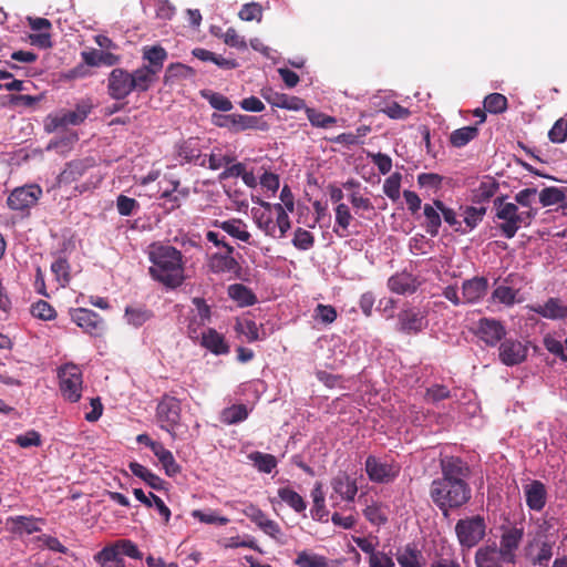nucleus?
<instances>
[{
    "label": "nucleus",
    "instance_id": "1",
    "mask_svg": "<svg viewBox=\"0 0 567 567\" xmlns=\"http://www.w3.org/2000/svg\"><path fill=\"white\" fill-rule=\"evenodd\" d=\"M147 255L152 262L148 268L152 279L168 289H175L184 282V261L181 250L171 245L152 244Z\"/></svg>",
    "mask_w": 567,
    "mask_h": 567
},
{
    "label": "nucleus",
    "instance_id": "2",
    "mask_svg": "<svg viewBox=\"0 0 567 567\" xmlns=\"http://www.w3.org/2000/svg\"><path fill=\"white\" fill-rule=\"evenodd\" d=\"M430 497L447 516L450 509L458 508L471 499V487L468 484L434 480L430 486Z\"/></svg>",
    "mask_w": 567,
    "mask_h": 567
},
{
    "label": "nucleus",
    "instance_id": "3",
    "mask_svg": "<svg viewBox=\"0 0 567 567\" xmlns=\"http://www.w3.org/2000/svg\"><path fill=\"white\" fill-rule=\"evenodd\" d=\"M476 336L489 347L497 346L504 339L499 347V354H519L523 350L520 342L505 339L504 324L494 318H481L477 322ZM527 351L528 348L524 347V352Z\"/></svg>",
    "mask_w": 567,
    "mask_h": 567
},
{
    "label": "nucleus",
    "instance_id": "4",
    "mask_svg": "<svg viewBox=\"0 0 567 567\" xmlns=\"http://www.w3.org/2000/svg\"><path fill=\"white\" fill-rule=\"evenodd\" d=\"M181 401L175 396L163 395L156 406V420L161 429L167 431L173 440L184 439L177 433L181 421Z\"/></svg>",
    "mask_w": 567,
    "mask_h": 567
},
{
    "label": "nucleus",
    "instance_id": "5",
    "mask_svg": "<svg viewBox=\"0 0 567 567\" xmlns=\"http://www.w3.org/2000/svg\"><path fill=\"white\" fill-rule=\"evenodd\" d=\"M92 110V102L90 100H83L76 104L73 111H61L56 114L48 115L44 121V130L48 133H52L68 125H80L85 121Z\"/></svg>",
    "mask_w": 567,
    "mask_h": 567
},
{
    "label": "nucleus",
    "instance_id": "6",
    "mask_svg": "<svg viewBox=\"0 0 567 567\" xmlns=\"http://www.w3.org/2000/svg\"><path fill=\"white\" fill-rule=\"evenodd\" d=\"M455 534L462 547L472 548L476 546L486 534V523L483 516L475 515L457 520Z\"/></svg>",
    "mask_w": 567,
    "mask_h": 567
},
{
    "label": "nucleus",
    "instance_id": "7",
    "mask_svg": "<svg viewBox=\"0 0 567 567\" xmlns=\"http://www.w3.org/2000/svg\"><path fill=\"white\" fill-rule=\"evenodd\" d=\"M495 218L502 220L498 228L502 235L508 239L515 237L519 229V212L514 203L505 202V196L494 198Z\"/></svg>",
    "mask_w": 567,
    "mask_h": 567
},
{
    "label": "nucleus",
    "instance_id": "8",
    "mask_svg": "<svg viewBox=\"0 0 567 567\" xmlns=\"http://www.w3.org/2000/svg\"><path fill=\"white\" fill-rule=\"evenodd\" d=\"M425 307L408 305L398 313V330L405 334H417L429 326Z\"/></svg>",
    "mask_w": 567,
    "mask_h": 567
},
{
    "label": "nucleus",
    "instance_id": "9",
    "mask_svg": "<svg viewBox=\"0 0 567 567\" xmlns=\"http://www.w3.org/2000/svg\"><path fill=\"white\" fill-rule=\"evenodd\" d=\"M60 390L64 399L76 402L81 398L82 372L73 363H66L59 370Z\"/></svg>",
    "mask_w": 567,
    "mask_h": 567
},
{
    "label": "nucleus",
    "instance_id": "10",
    "mask_svg": "<svg viewBox=\"0 0 567 567\" xmlns=\"http://www.w3.org/2000/svg\"><path fill=\"white\" fill-rule=\"evenodd\" d=\"M42 196L39 185H25L14 188L7 198V205L12 210L27 212L33 207Z\"/></svg>",
    "mask_w": 567,
    "mask_h": 567
},
{
    "label": "nucleus",
    "instance_id": "11",
    "mask_svg": "<svg viewBox=\"0 0 567 567\" xmlns=\"http://www.w3.org/2000/svg\"><path fill=\"white\" fill-rule=\"evenodd\" d=\"M442 477L440 481L468 484L467 478L471 475V468L466 462L457 456H444L440 460Z\"/></svg>",
    "mask_w": 567,
    "mask_h": 567
},
{
    "label": "nucleus",
    "instance_id": "12",
    "mask_svg": "<svg viewBox=\"0 0 567 567\" xmlns=\"http://www.w3.org/2000/svg\"><path fill=\"white\" fill-rule=\"evenodd\" d=\"M96 167V162L93 157H84L68 162L58 176V184L70 185L80 181L92 169Z\"/></svg>",
    "mask_w": 567,
    "mask_h": 567
},
{
    "label": "nucleus",
    "instance_id": "13",
    "mask_svg": "<svg viewBox=\"0 0 567 567\" xmlns=\"http://www.w3.org/2000/svg\"><path fill=\"white\" fill-rule=\"evenodd\" d=\"M524 537L522 527L513 526L503 528L499 539V548L497 550L502 555V559L507 564L516 563V550L518 549Z\"/></svg>",
    "mask_w": 567,
    "mask_h": 567
},
{
    "label": "nucleus",
    "instance_id": "14",
    "mask_svg": "<svg viewBox=\"0 0 567 567\" xmlns=\"http://www.w3.org/2000/svg\"><path fill=\"white\" fill-rule=\"evenodd\" d=\"M365 472L372 482L389 483L399 475L400 466L394 463L381 462L370 455L365 460Z\"/></svg>",
    "mask_w": 567,
    "mask_h": 567
},
{
    "label": "nucleus",
    "instance_id": "15",
    "mask_svg": "<svg viewBox=\"0 0 567 567\" xmlns=\"http://www.w3.org/2000/svg\"><path fill=\"white\" fill-rule=\"evenodd\" d=\"M133 92L131 73L122 68L111 71L107 78V93L114 100H123Z\"/></svg>",
    "mask_w": 567,
    "mask_h": 567
},
{
    "label": "nucleus",
    "instance_id": "16",
    "mask_svg": "<svg viewBox=\"0 0 567 567\" xmlns=\"http://www.w3.org/2000/svg\"><path fill=\"white\" fill-rule=\"evenodd\" d=\"M72 321L90 334H101L105 323L99 313L86 308H76L70 311Z\"/></svg>",
    "mask_w": 567,
    "mask_h": 567
},
{
    "label": "nucleus",
    "instance_id": "17",
    "mask_svg": "<svg viewBox=\"0 0 567 567\" xmlns=\"http://www.w3.org/2000/svg\"><path fill=\"white\" fill-rule=\"evenodd\" d=\"M488 279L484 276H475L462 284L463 303L475 305L483 300L488 291Z\"/></svg>",
    "mask_w": 567,
    "mask_h": 567
},
{
    "label": "nucleus",
    "instance_id": "18",
    "mask_svg": "<svg viewBox=\"0 0 567 567\" xmlns=\"http://www.w3.org/2000/svg\"><path fill=\"white\" fill-rule=\"evenodd\" d=\"M194 309L188 324V334L192 339H198V328L210 322L212 311L206 300L199 297L193 298Z\"/></svg>",
    "mask_w": 567,
    "mask_h": 567
},
{
    "label": "nucleus",
    "instance_id": "19",
    "mask_svg": "<svg viewBox=\"0 0 567 567\" xmlns=\"http://www.w3.org/2000/svg\"><path fill=\"white\" fill-rule=\"evenodd\" d=\"M234 254V247L225 244V252H215L208 259V268L214 274L235 272L239 265Z\"/></svg>",
    "mask_w": 567,
    "mask_h": 567
},
{
    "label": "nucleus",
    "instance_id": "20",
    "mask_svg": "<svg viewBox=\"0 0 567 567\" xmlns=\"http://www.w3.org/2000/svg\"><path fill=\"white\" fill-rule=\"evenodd\" d=\"M243 513L270 537L278 539L281 535L279 525L275 520L268 518L259 507L250 504L243 511Z\"/></svg>",
    "mask_w": 567,
    "mask_h": 567
},
{
    "label": "nucleus",
    "instance_id": "21",
    "mask_svg": "<svg viewBox=\"0 0 567 567\" xmlns=\"http://www.w3.org/2000/svg\"><path fill=\"white\" fill-rule=\"evenodd\" d=\"M176 153L185 163H196L202 167L207 165L206 157H202L200 140L198 137H189L179 142L176 145Z\"/></svg>",
    "mask_w": 567,
    "mask_h": 567
},
{
    "label": "nucleus",
    "instance_id": "22",
    "mask_svg": "<svg viewBox=\"0 0 567 567\" xmlns=\"http://www.w3.org/2000/svg\"><path fill=\"white\" fill-rule=\"evenodd\" d=\"M515 277L516 275L509 274L504 278L503 285L497 286L493 290L491 299L505 307H513L515 303L519 302L520 300L517 298L519 290L511 286L515 282Z\"/></svg>",
    "mask_w": 567,
    "mask_h": 567
},
{
    "label": "nucleus",
    "instance_id": "23",
    "mask_svg": "<svg viewBox=\"0 0 567 567\" xmlns=\"http://www.w3.org/2000/svg\"><path fill=\"white\" fill-rule=\"evenodd\" d=\"M420 285L417 278L406 271L398 272L388 280L389 289L398 295L414 293Z\"/></svg>",
    "mask_w": 567,
    "mask_h": 567
},
{
    "label": "nucleus",
    "instance_id": "24",
    "mask_svg": "<svg viewBox=\"0 0 567 567\" xmlns=\"http://www.w3.org/2000/svg\"><path fill=\"white\" fill-rule=\"evenodd\" d=\"M529 309L546 319H567V306L558 298H549L544 305L530 306Z\"/></svg>",
    "mask_w": 567,
    "mask_h": 567
},
{
    "label": "nucleus",
    "instance_id": "25",
    "mask_svg": "<svg viewBox=\"0 0 567 567\" xmlns=\"http://www.w3.org/2000/svg\"><path fill=\"white\" fill-rule=\"evenodd\" d=\"M262 97L272 106L300 111L306 107L305 101L298 96H290L285 93L267 90L262 92Z\"/></svg>",
    "mask_w": 567,
    "mask_h": 567
},
{
    "label": "nucleus",
    "instance_id": "26",
    "mask_svg": "<svg viewBox=\"0 0 567 567\" xmlns=\"http://www.w3.org/2000/svg\"><path fill=\"white\" fill-rule=\"evenodd\" d=\"M198 336L199 343L213 354H225L229 351L224 336L215 329L208 328L198 332Z\"/></svg>",
    "mask_w": 567,
    "mask_h": 567
},
{
    "label": "nucleus",
    "instance_id": "27",
    "mask_svg": "<svg viewBox=\"0 0 567 567\" xmlns=\"http://www.w3.org/2000/svg\"><path fill=\"white\" fill-rule=\"evenodd\" d=\"M547 492L540 481H532L525 486L527 506L533 511H542L546 504Z\"/></svg>",
    "mask_w": 567,
    "mask_h": 567
},
{
    "label": "nucleus",
    "instance_id": "28",
    "mask_svg": "<svg viewBox=\"0 0 567 567\" xmlns=\"http://www.w3.org/2000/svg\"><path fill=\"white\" fill-rule=\"evenodd\" d=\"M215 226L221 228L233 238L250 244L251 235L247 230V225L241 219L233 218L224 221L216 220Z\"/></svg>",
    "mask_w": 567,
    "mask_h": 567
},
{
    "label": "nucleus",
    "instance_id": "29",
    "mask_svg": "<svg viewBox=\"0 0 567 567\" xmlns=\"http://www.w3.org/2000/svg\"><path fill=\"white\" fill-rule=\"evenodd\" d=\"M157 72L142 65L131 73V82L133 84V91L146 92L153 85L157 79Z\"/></svg>",
    "mask_w": 567,
    "mask_h": 567
},
{
    "label": "nucleus",
    "instance_id": "30",
    "mask_svg": "<svg viewBox=\"0 0 567 567\" xmlns=\"http://www.w3.org/2000/svg\"><path fill=\"white\" fill-rule=\"evenodd\" d=\"M331 486L337 494L347 501H353L358 492L355 481L351 480L346 473L334 476Z\"/></svg>",
    "mask_w": 567,
    "mask_h": 567
},
{
    "label": "nucleus",
    "instance_id": "31",
    "mask_svg": "<svg viewBox=\"0 0 567 567\" xmlns=\"http://www.w3.org/2000/svg\"><path fill=\"white\" fill-rule=\"evenodd\" d=\"M502 555L495 544L483 546L475 554L477 567H502Z\"/></svg>",
    "mask_w": 567,
    "mask_h": 567
},
{
    "label": "nucleus",
    "instance_id": "32",
    "mask_svg": "<svg viewBox=\"0 0 567 567\" xmlns=\"http://www.w3.org/2000/svg\"><path fill=\"white\" fill-rule=\"evenodd\" d=\"M94 560L101 567H125L124 559L114 544L106 546L96 553L94 555Z\"/></svg>",
    "mask_w": 567,
    "mask_h": 567
},
{
    "label": "nucleus",
    "instance_id": "33",
    "mask_svg": "<svg viewBox=\"0 0 567 567\" xmlns=\"http://www.w3.org/2000/svg\"><path fill=\"white\" fill-rule=\"evenodd\" d=\"M167 59L166 50L161 45H152L143 48V60L147 61L148 64L145 66L159 73L163 69L164 62Z\"/></svg>",
    "mask_w": 567,
    "mask_h": 567
},
{
    "label": "nucleus",
    "instance_id": "34",
    "mask_svg": "<svg viewBox=\"0 0 567 567\" xmlns=\"http://www.w3.org/2000/svg\"><path fill=\"white\" fill-rule=\"evenodd\" d=\"M131 472L143 480L148 486L154 489L161 491L163 488V480L156 474L152 473L148 468L137 462H131L128 465Z\"/></svg>",
    "mask_w": 567,
    "mask_h": 567
},
{
    "label": "nucleus",
    "instance_id": "35",
    "mask_svg": "<svg viewBox=\"0 0 567 567\" xmlns=\"http://www.w3.org/2000/svg\"><path fill=\"white\" fill-rule=\"evenodd\" d=\"M422 553L412 545L405 546L396 554V560L401 567H422Z\"/></svg>",
    "mask_w": 567,
    "mask_h": 567
},
{
    "label": "nucleus",
    "instance_id": "36",
    "mask_svg": "<svg viewBox=\"0 0 567 567\" xmlns=\"http://www.w3.org/2000/svg\"><path fill=\"white\" fill-rule=\"evenodd\" d=\"M311 497L313 502L311 508L312 518L317 520H324L328 515V512L326 511L324 492L322 488V484L320 482H317L315 484V487L311 491Z\"/></svg>",
    "mask_w": 567,
    "mask_h": 567
},
{
    "label": "nucleus",
    "instance_id": "37",
    "mask_svg": "<svg viewBox=\"0 0 567 567\" xmlns=\"http://www.w3.org/2000/svg\"><path fill=\"white\" fill-rule=\"evenodd\" d=\"M267 124L258 116L235 114L233 132L238 133L246 130H266Z\"/></svg>",
    "mask_w": 567,
    "mask_h": 567
},
{
    "label": "nucleus",
    "instance_id": "38",
    "mask_svg": "<svg viewBox=\"0 0 567 567\" xmlns=\"http://www.w3.org/2000/svg\"><path fill=\"white\" fill-rule=\"evenodd\" d=\"M497 190L498 184L494 179L484 181L472 190V202L476 204L485 203L494 197Z\"/></svg>",
    "mask_w": 567,
    "mask_h": 567
},
{
    "label": "nucleus",
    "instance_id": "39",
    "mask_svg": "<svg viewBox=\"0 0 567 567\" xmlns=\"http://www.w3.org/2000/svg\"><path fill=\"white\" fill-rule=\"evenodd\" d=\"M478 135V128L476 126H464L453 131L450 135V143L454 147H463L471 141L476 138Z\"/></svg>",
    "mask_w": 567,
    "mask_h": 567
},
{
    "label": "nucleus",
    "instance_id": "40",
    "mask_svg": "<svg viewBox=\"0 0 567 567\" xmlns=\"http://www.w3.org/2000/svg\"><path fill=\"white\" fill-rule=\"evenodd\" d=\"M228 293L230 298L236 300L240 306H251L256 302V296L252 291L241 284L230 285Z\"/></svg>",
    "mask_w": 567,
    "mask_h": 567
},
{
    "label": "nucleus",
    "instance_id": "41",
    "mask_svg": "<svg viewBox=\"0 0 567 567\" xmlns=\"http://www.w3.org/2000/svg\"><path fill=\"white\" fill-rule=\"evenodd\" d=\"M278 496L297 513L306 511L307 504L296 491L289 487H281L278 489Z\"/></svg>",
    "mask_w": 567,
    "mask_h": 567
},
{
    "label": "nucleus",
    "instance_id": "42",
    "mask_svg": "<svg viewBox=\"0 0 567 567\" xmlns=\"http://www.w3.org/2000/svg\"><path fill=\"white\" fill-rule=\"evenodd\" d=\"M423 214L425 217V230L427 234H430L432 237H435L439 235V230L442 224L441 215L436 209L430 205L425 204L423 207Z\"/></svg>",
    "mask_w": 567,
    "mask_h": 567
},
{
    "label": "nucleus",
    "instance_id": "43",
    "mask_svg": "<svg viewBox=\"0 0 567 567\" xmlns=\"http://www.w3.org/2000/svg\"><path fill=\"white\" fill-rule=\"evenodd\" d=\"M567 193V187H545L539 193V202L544 207L560 204L564 200V194Z\"/></svg>",
    "mask_w": 567,
    "mask_h": 567
},
{
    "label": "nucleus",
    "instance_id": "44",
    "mask_svg": "<svg viewBox=\"0 0 567 567\" xmlns=\"http://www.w3.org/2000/svg\"><path fill=\"white\" fill-rule=\"evenodd\" d=\"M154 454L165 470L166 475L172 477L181 472V466L176 463L172 452L163 445Z\"/></svg>",
    "mask_w": 567,
    "mask_h": 567
},
{
    "label": "nucleus",
    "instance_id": "45",
    "mask_svg": "<svg viewBox=\"0 0 567 567\" xmlns=\"http://www.w3.org/2000/svg\"><path fill=\"white\" fill-rule=\"evenodd\" d=\"M153 317V312L144 307H126L125 318L134 327H141Z\"/></svg>",
    "mask_w": 567,
    "mask_h": 567
},
{
    "label": "nucleus",
    "instance_id": "46",
    "mask_svg": "<svg viewBox=\"0 0 567 567\" xmlns=\"http://www.w3.org/2000/svg\"><path fill=\"white\" fill-rule=\"evenodd\" d=\"M248 417V410L244 404L233 405L223 410L220 420L225 424H236Z\"/></svg>",
    "mask_w": 567,
    "mask_h": 567
},
{
    "label": "nucleus",
    "instance_id": "47",
    "mask_svg": "<svg viewBox=\"0 0 567 567\" xmlns=\"http://www.w3.org/2000/svg\"><path fill=\"white\" fill-rule=\"evenodd\" d=\"M507 106V97L501 93H491L484 99V109L492 114H501Z\"/></svg>",
    "mask_w": 567,
    "mask_h": 567
},
{
    "label": "nucleus",
    "instance_id": "48",
    "mask_svg": "<svg viewBox=\"0 0 567 567\" xmlns=\"http://www.w3.org/2000/svg\"><path fill=\"white\" fill-rule=\"evenodd\" d=\"M202 96L206 99L210 106L217 111L229 112L234 107L231 101L220 93L203 91Z\"/></svg>",
    "mask_w": 567,
    "mask_h": 567
},
{
    "label": "nucleus",
    "instance_id": "49",
    "mask_svg": "<svg viewBox=\"0 0 567 567\" xmlns=\"http://www.w3.org/2000/svg\"><path fill=\"white\" fill-rule=\"evenodd\" d=\"M249 458L254 462V465L262 473H270L277 466V460L271 454L252 452L249 455Z\"/></svg>",
    "mask_w": 567,
    "mask_h": 567
},
{
    "label": "nucleus",
    "instance_id": "50",
    "mask_svg": "<svg viewBox=\"0 0 567 567\" xmlns=\"http://www.w3.org/2000/svg\"><path fill=\"white\" fill-rule=\"evenodd\" d=\"M295 563L299 567H328L326 557L306 550L298 554Z\"/></svg>",
    "mask_w": 567,
    "mask_h": 567
},
{
    "label": "nucleus",
    "instance_id": "51",
    "mask_svg": "<svg viewBox=\"0 0 567 567\" xmlns=\"http://www.w3.org/2000/svg\"><path fill=\"white\" fill-rule=\"evenodd\" d=\"M306 113L309 122L317 127H330L337 123V118L319 112L315 109L306 107Z\"/></svg>",
    "mask_w": 567,
    "mask_h": 567
},
{
    "label": "nucleus",
    "instance_id": "52",
    "mask_svg": "<svg viewBox=\"0 0 567 567\" xmlns=\"http://www.w3.org/2000/svg\"><path fill=\"white\" fill-rule=\"evenodd\" d=\"M315 236L301 228V227H298L296 230H295V235H293V239H292V245L299 249V250H309L313 247L315 245Z\"/></svg>",
    "mask_w": 567,
    "mask_h": 567
},
{
    "label": "nucleus",
    "instance_id": "53",
    "mask_svg": "<svg viewBox=\"0 0 567 567\" xmlns=\"http://www.w3.org/2000/svg\"><path fill=\"white\" fill-rule=\"evenodd\" d=\"M195 75V71L183 63H172L166 69L165 73V82H168L173 79H188Z\"/></svg>",
    "mask_w": 567,
    "mask_h": 567
},
{
    "label": "nucleus",
    "instance_id": "54",
    "mask_svg": "<svg viewBox=\"0 0 567 567\" xmlns=\"http://www.w3.org/2000/svg\"><path fill=\"white\" fill-rule=\"evenodd\" d=\"M337 310L330 305L318 303L313 310V319L323 324H330L337 319Z\"/></svg>",
    "mask_w": 567,
    "mask_h": 567
},
{
    "label": "nucleus",
    "instance_id": "55",
    "mask_svg": "<svg viewBox=\"0 0 567 567\" xmlns=\"http://www.w3.org/2000/svg\"><path fill=\"white\" fill-rule=\"evenodd\" d=\"M401 187V174L394 173L389 176L383 184L384 194L392 200H396L400 197Z\"/></svg>",
    "mask_w": 567,
    "mask_h": 567
},
{
    "label": "nucleus",
    "instance_id": "56",
    "mask_svg": "<svg viewBox=\"0 0 567 567\" xmlns=\"http://www.w3.org/2000/svg\"><path fill=\"white\" fill-rule=\"evenodd\" d=\"M31 313L33 317L42 320H51L55 317L54 308L44 300H39L31 306Z\"/></svg>",
    "mask_w": 567,
    "mask_h": 567
},
{
    "label": "nucleus",
    "instance_id": "57",
    "mask_svg": "<svg viewBox=\"0 0 567 567\" xmlns=\"http://www.w3.org/2000/svg\"><path fill=\"white\" fill-rule=\"evenodd\" d=\"M239 18L244 21H261L262 7L258 2H250L243 6L239 11Z\"/></svg>",
    "mask_w": 567,
    "mask_h": 567
},
{
    "label": "nucleus",
    "instance_id": "58",
    "mask_svg": "<svg viewBox=\"0 0 567 567\" xmlns=\"http://www.w3.org/2000/svg\"><path fill=\"white\" fill-rule=\"evenodd\" d=\"M548 138L551 143H564L567 140V121L557 120L548 132Z\"/></svg>",
    "mask_w": 567,
    "mask_h": 567
},
{
    "label": "nucleus",
    "instance_id": "59",
    "mask_svg": "<svg viewBox=\"0 0 567 567\" xmlns=\"http://www.w3.org/2000/svg\"><path fill=\"white\" fill-rule=\"evenodd\" d=\"M274 208L277 213L276 226L279 228L278 238H284L291 227L290 218L281 204H275Z\"/></svg>",
    "mask_w": 567,
    "mask_h": 567
},
{
    "label": "nucleus",
    "instance_id": "60",
    "mask_svg": "<svg viewBox=\"0 0 567 567\" xmlns=\"http://www.w3.org/2000/svg\"><path fill=\"white\" fill-rule=\"evenodd\" d=\"M116 208L121 216H131L135 210L140 208V204L134 198L120 195L116 199Z\"/></svg>",
    "mask_w": 567,
    "mask_h": 567
},
{
    "label": "nucleus",
    "instance_id": "61",
    "mask_svg": "<svg viewBox=\"0 0 567 567\" xmlns=\"http://www.w3.org/2000/svg\"><path fill=\"white\" fill-rule=\"evenodd\" d=\"M16 530L32 534L40 530L38 522L32 517L18 516L13 519Z\"/></svg>",
    "mask_w": 567,
    "mask_h": 567
},
{
    "label": "nucleus",
    "instance_id": "62",
    "mask_svg": "<svg viewBox=\"0 0 567 567\" xmlns=\"http://www.w3.org/2000/svg\"><path fill=\"white\" fill-rule=\"evenodd\" d=\"M121 555L128 556L134 559H142V553L137 546L130 539H120L114 543Z\"/></svg>",
    "mask_w": 567,
    "mask_h": 567
},
{
    "label": "nucleus",
    "instance_id": "63",
    "mask_svg": "<svg viewBox=\"0 0 567 567\" xmlns=\"http://www.w3.org/2000/svg\"><path fill=\"white\" fill-rule=\"evenodd\" d=\"M52 272L56 276L59 280H63L64 282H69L70 280V265L65 258H58L51 265Z\"/></svg>",
    "mask_w": 567,
    "mask_h": 567
},
{
    "label": "nucleus",
    "instance_id": "64",
    "mask_svg": "<svg viewBox=\"0 0 567 567\" xmlns=\"http://www.w3.org/2000/svg\"><path fill=\"white\" fill-rule=\"evenodd\" d=\"M363 514L365 518L374 525L385 524L388 520L381 507L375 504L367 506L365 509L363 511Z\"/></svg>",
    "mask_w": 567,
    "mask_h": 567
}]
</instances>
